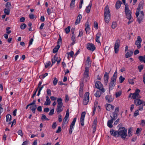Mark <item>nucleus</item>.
Instances as JSON below:
<instances>
[{"instance_id":"obj_1","label":"nucleus","mask_w":145,"mask_h":145,"mask_svg":"<svg viewBox=\"0 0 145 145\" xmlns=\"http://www.w3.org/2000/svg\"><path fill=\"white\" fill-rule=\"evenodd\" d=\"M127 129L124 127H119L118 131L114 129H111L110 131V134L114 137H120L123 139L127 140L126 137L127 136Z\"/></svg>"},{"instance_id":"obj_2","label":"nucleus","mask_w":145,"mask_h":145,"mask_svg":"<svg viewBox=\"0 0 145 145\" xmlns=\"http://www.w3.org/2000/svg\"><path fill=\"white\" fill-rule=\"evenodd\" d=\"M104 16L105 22L107 23H108L110 19V14L108 5L106 6L105 8Z\"/></svg>"},{"instance_id":"obj_3","label":"nucleus","mask_w":145,"mask_h":145,"mask_svg":"<svg viewBox=\"0 0 145 145\" xmlns=\"http://www.w3.org/2000/svg\"><path fill=\"white\" fill-rule=\"evenodd\" d=\"M117 70H116L113 76L111 78V81L109 84V88L110 91V90H112L114 88L115 86V82L116 81V79L117 78Z\"/></svg>"},{"instance_id":"obj_4","label":"nucleus","mask_w":145,"mask_h":145,"mask_svg":"<svg viewBox=\"0 0 145 145\" xmlns=\"http://www.w3.org/2000/svg\"><path fill=\"white\" fill-rule=\"evenodd\" d=\"M124 5H125V12L126 18L130 20L132 18V12L129 10V5L127 4H126L125 3V4Z\"/></svg>"},{"instance_id":"obj_5","label":"nucleus","mask_w":145,"mask_h":145,"mask_svg":"<svg viewBox=\"0 0 145 145\" xmlns=\"http://www.w3.org/2000/svg\"><path fill=\"white\" fill-rule=\"evenodd\" d=\"M140 91V90L138 89H136L134 93H130L129 94V97H131V99L134 100L137 99H137L140 98V97L139 94Z\"/></svg>"},{"instance_id":"obj_6","label":"nucleus","mask_w":145,"mask_h":145,"mask_svg":"<svg viewBox=\"0 0 145 145\" xmlns=\"http://www.w3.org/2000/svg\"><path fill=\"white\" fill-rule=\"evenodd\" d=\"M144 4V2L143 0H142L140 2L135 13L136 17L138 16L140 10L143 8Z\"/></svg>"},{"instance_id":"obj_7","label":"nucleus","mask_w":145,"mask_h":145,"mask_svg":"<svg viewBox=\"0 0 145 145\" xmlns=\"http://www.w3.org/2000/svg\"><path fill=\"white\" fill-rule=\"evenodd\" d=\"M95 86L96 88L99 89L102 92L104 93L105 92V89L103 88V85L100 82L96 81L95 84Z\"/></svg>"},{"instance_id":"obj_8","label":"nucleus","mask_w":145,"mask_h":145,"mask_svg":"<svg viewBox=\"0 0 145 145\" xmlns=\"http://www.w3.org/2000/svg\"><path fill=\"white\" fill-rule=\"evenodd\" d=\"M120 44V40L119 39H117L116 41L114 47V51L116 54L118 52Z\"/></svg>"},{"instance_id":"obj_9","label":"nucleus","mask_w":145,"mask_h":145,"mask_svg":"<svg viewBox=\"0 0 145 145\" xmlns=\"http://www.w3.org/2000/svg\"><path fill=\"white\" fill-rule=\"evenodd\" d=\"M89 93L87 92L84 94V98L83 101V104L85 105H87L89 101Z\"/></svg>"},{"instance_id":"obj_10","label":"nucleus","mask_w":145,"mask_h":145,"mask_svg":"<svg viewBox=\"0 0 145 145\" xmlns=\"http://www.w3.org/2000/svg\"><path fill=\"white\" fill-rule=\"evenodd\" d=\"M137 40L135 41V44L137 46L138 49H139L141 47V43L142 41V39L140 36H138L137 37Z\"/></svg>"},{"instance_id":"obj_11","label":"nucleus","mask_w":145,"mask_h":145,"mask_svg":"<svg viewBox=\"0 0 145 145\" xmlns=\"http://www.w3.org/2000/svg\"><path fill=\"white\" fill-rule=\"evenodd\" d=\"M90 65L89 63L86 65L84 74V78H87L89 76V67Z\"/></svg>"},{"instance_id":"obj_12","label":"nucleus","mask_w":145,"mask_h":145,"mask_svg":"<svg viewBox=\"0 0 145 145\" xmlns=\"http://www.w3.org/2000/svg\"><path fill=\"white\" fill-rule=\"evenodd\" d=\"M87 48L90 51H93L96 49L95 47L94 44L92 43H88Z\"/></svg>"},{"instance_id":"obj_13","label":"nucleus","mask_w":145,"mask_h":145,"mask_svg":"<svg viewBox=\"0 0 145 145\" xmlns=\"http://www.w3.org/2000/svg\"><path fill=\"white\" fill-rule=\"evenodd\" d=\"M85 112H83L81 114V117L80 118V122L82 126H83L84 125V119L85 117Z\"/></svg>"},{"instance_id":"obj_14","label":"nucleus","mask_w":145,"mask_h":145,"mask_svg":"<svg viewBox=\"0 0 145 145\" xmlns=\"http://www.w3.org/2000/svg\"><path fill=\"white\" fill-rule=\"evenodd\" d=\"M76 118H74L73 120V121H72L70 126V128L69 129V133L70 134H71L72 133V129L73 128V127L75 123L76 122Z\"/></svg>"},{"instance_id":"obj_15","label":"nucleus","mask_w":145,"mask_h":145,"mask_svg":"<svg viewBox=\"0 0 145 145\" xmlns=\"http://www.w3.org/2000/svg\"><path fill=\"white\" fill-rule=\"evenodd\" d=\"M106 101L108 103H110L113 101L114 98L110 95H107L105 97Z\"/></svg>"},{"instance_id":"obj_16","label":"nucleus","mask_w":145,"mask_h":145,"mask_svg":"<svg viewBox=\"0 0 145 145\" xmlns=\"http://www.w3.org/2000/svg\"><path fill=\"white\" fill-rule=\"evenodd\" d=\"M97 121V118H96L93 121V123L92 125V127L93 129V133H94L96 131Z\"/></svg>"},{"instance_id":"obj_17","label":"nucleus","mask_w":145,"mask_h":145,"mask_svg":"<svg viewBox=\"0 0 145 145\" xmlns=\"http://www.w3.org/2000/svg\"><path fill=\"white\" fill-rule=\"evenodd\" d=\"M109 78V75L108 73L107 72H105V73L104 76V82L106 85L107 83L108 82V80Z\"/></svg>"},{"instance_id":"obj_18","label":"nucleus","mask_w":145,"mask_h":145,"mask_svg":"<svg viewBox=\"0 0 145 145\" xmlns=\"http://www.w3.org/2000/svg\"><path fill=\"white\" fill-rule=\"evenodd\" d=\"M105 107L107 110L110 111L111 110H113L114 109V106L110 104H107L106 105Z\"/></svg>"},{"instance_id":"obj_19","label":"nucleus","mask_w":145,"mask_h":145,"mask_svg":"<svg viewBox=\"0 0 145 145\" xmlns=\"http://www.w3.org/2000/svg\"><path fill=\"white\" fill-rule=\"evenodd\" d=\"M142 100L138 98L134 100V102L135 104L137 106L139 105L142 104Z\"/></svg>"},{"instance_id":"obj_20","label":"nucleus","mask_w":145,"mask_h":145,"mask_svg":"<svg viewBox=\"0 0 145 145\" xmlns=\"http://www.w3.org/2000/svg\"><path fill=\"white\" fill-rule=\"evenodd\" d=\"M63 105H57L56 109V111L58 114H59L63 110V109L61 108Z\"/></svg>"},{"instance_id":"obj_21","label":"nucleus","mask_w":145,"mask_h":145,"mask_svg":"<svg viewBox=\"0 0 145 145\" xmlns=\"http://www.w3.org/2000/svg\"><path fill=\"white\" fill-rule=\"evenodd\" d=\"M31 110H32L33 112L35 114V112L36 109L37 108V106L36 105H32L30 106V107Z\"/></svg>"},{"instance_id":"obj_22","label":"nucleus","mask_w":145,"mask_h":145,"mask_svg":"<svg viewBox=\"0 0 145 145\" xmlns=\"http://www.w3.org/2000/svg\"><path fill=\"white\" fill-rule=\"evenodd\" d=\"M122 4V3L121 1L119 0L118 1L116 4V8L117 9H119L121 6V4Z\"/></svg>"},{"instance_id":"obj_23","label":"nucleus","mask_w":145,"mask_h":145,"mask_svg":"<svg viewBox=\"0 0 145 145\" xmlns=\"http://www.w3.org/2000/svg\"><path fill=\"white\" fill-rule=\"evenodd\" d=\"M46 100L44 105H49L50 104L51 101L49 97L47 96L46 97Z\"/></svg>"},{"instance_id":"obj_24","label":"nucleus","mask_w":145,"mask_h":145,"mask_svg":"<svg viewBox=\"0 0 145 145\" xmlns=\"http://www.w3.org/2000/svg\"><path fill=\"white\" fill-rule=\"evenodd\" d=\"M113 119L108 120L107 122V126L110 128H112L113 127L112 123L113 122Z\"/></svg>"},{"instance_id":"obj_25","label":"nucleus","mask_w":145,"mask_h":145,"mask_svg":"<svg viewBox=\"0 0 145 145\" xmlns=\"http://www.w3.org/2000/svg\"><path fill=\"white\" fill-rule=\"evenodd\" d=\"M82 18V16L81 14H79L75 22V25H76L80 23V19Z\"/></svg>"},{"instance_id":"obj_26","label":"nucleus","mask_w":145,"mask_h":145,"mask_svg":"<svg viewBox=\"0 0 145 145\" xmlns=\"http://www.w3.org/2000/svg\"><path fill=\"white\" fill-rule=\"evenodd\" d=\"M101 35L100 32H98L96 35L95 40L98 43H100L99 38L101 36Z\"/></svg>"},{"instance_id":"obj_27","label":"nucleus","mask_w":145,"mask_h":145,"mask_svg":"<svg viewBox=\"0 0 145 145\" xmlns=\"http://www.w3.org/2000/svg\"><path fill=\"white\" fill-rule=\"evenodd\" d=\"M91 6L92 3H89V5L86 7V10L87 13H89V12L90 10L91 9Z\"/></svg>"},{"instance_id":"obj_28","label":"nucleus","mask_w":145,"mask_h":145,"mask_svg":"<svg viewBox=\"0 0 145 145\" xmlns=\"http://www.w3.org/2000/svg\"><path fill=\"white\" fill-rule=\"evenodd\" d=\"M133 54V52L132 51H130L129 52H127L125 54L126 58H128L131 57Z\"/></svg>"},{"instance_id":"obj_29","label":"nucleus","mask_w":145,"mask_h":145,"mask_svg":"<svg viewBox=\"0 0 145 145\" xmlns=\"http://www.w3.org/2000/svg\"><path fill=\"white\" fill-rule=\"evenodd\" d=\"M138 59L141 62H143L145 63V55L143 56H139L138 57Z\"/></svg>"},{"instance_id":"obj_30","label":"nucleus","mask_w":145,"mask_h":145,"mask_svg":"<svg viewBox=\"0 0 145 145\" xmlns=\"http://www.w3.org/2000/svg\"><path fill=\"white\" fill-rule=\"evenodd\" d=\"M57 59L58 57L57 56V54H56L54 56V58L52 59V65L54 63Z\"/></svg>"},{"instance_id":"obj_31","label":"nucleus","mask_w":145,"mask_h":145,"mask_svg":"<svg viewBox=\"0 0 145 145\" xmlns=\"http://www.w3.org/2000/svg\"><path fill=\"white\" fill-rule=\"evenodd\" d=\"M101 90H98L97 91L96 93L95 94V95L96 97H99L102 93L101 92Z\"/></svg>"},{"instance_id":"obj_32","label":"nucleus","mask_w":145,"mask_h":145,"mask_svg":"<svg viewBox=\"0 0 145 145\" xmlns=\"http://www.w3.org/2000/svg\"><path fill=\"white\" fill-rule=\"evenodd\" d=\"M85 26L86 27L85 30L86 31V33H87V31L89 30V23L88 22H87L85 24Z\"/></svg>"},{"instance_id":"obj_33","label":"nucleus","mask_w":145,"mask_h":145,"mask_svg":"<svg viewBox=\"0 0 145 145\" xmlns=\"http://www.w3.org/2000/svg\"><path fill=\"white\" fill-rule=\"evenodd\" d=\"M143 17L144 16H142L141 14H140L139 17H138H138H136L137 18V20L139 24L140 23L141 21L142 20Z\"/></svg>"},{"instance_id":"obj_34","label":"nucleus","mask_w":145,"mask_h":145,"mask_svg":"<svg viewBox=\"0 0 145 145\" xmlns=\"http://www.w3.org/2000/svg\"><path fill=\"white\" fill-rule=\"evenodd\" d=\"M80 88L79 90V92L80 93H82L83 91V86H84V84L82 82L80 84Z\"/></svg>"},{"instance_id":"obj_35","label":"nucleus","mask_w":145,"mask_h":145,"mask_svg":"<svg viewBox=\"0 0 145 145\" xmlns=\"http://www.w3.org/2000/svg\"><path fill=\"white\" fill-rule=\"evenodd\" d=\"M62 100L60 98H58L57 99V102L58 103V105H63L62 103Z\"/></svg>"},{"instance_id":"obj_36","label":"nucleus","mask_w":145,"mask_h":145,"mask_svg":"<svg viewBox=\"0 0 145 145\" xmlns=\"http://www.w3.org/2000/svg\"><path fill=\"white\" fill-rule=\"evenodd\" d=\"M6 121H10L11 120V116L10 114L7 115L6 116Z\"/></svg>"},{"instance_id":"obj_37","label":"nucleus","mask_w":145,"mask_h":145,"mask_svg":"<svg viewBox=\"0 0 145 145\" xmlns=\"http://www.w3.org/2000/svg\"><path fill=\"white\" fill-rule=\"evenodd\" d=\"M4 11L5 13L7 15L9 14L10 11V9L5 8L4 9Z\"/></svg>"},{"instance_id":"obj_38","label":"nucleus","mask_w":145,"mask_h":145,"mask_svg":"<svg viewBox=\"0 0 145 145\" xmlns=\"http://www.w3.org/2000/svg\"><path fill=\"white\" fill-rule=\"evenodd\" d=\"M68 118L65 117V118H64L63 121V123L62 124V125L63 127L64 125L67 123L68 122V121H67V122L66 123V121H67V120L68 119Z\"/></svg>"},{"instance_id":"obj_39","label":"nucleus","mask_w":145,"mask_h":145,"mask_svg":"<svg viewBox=\"0 0 145 145\" xmlns=\"http://www.w3.org/2000/svg\"><path fill=\"white\" fill-rule=\"evenodd\" d=\"M132 128L131 127L128 130V135L129 137L131 136L132 135Z\"/></svg>"},{"instance_id":"obj_40","label":"nucleus","mask_w":145,"mask_h":145,"mask_svg":"<svg viewBox=\"0 0 145 145\" xmlns=\"http://www.w3.org/2000/svg\"><path fill=\"white\" fill-rule=\"evenodd\" d=\"M75 0H72L71 2L70 5V8H73L74 7L75 1Z\"/></svg>"},{"instance_id":"obj_41","label":"nucleus","mask_w":145,"mask_h":145,"mask_svg":"<svg viewBox=\"0 0 145 145\" xmlns=\"http://www.w3.org/2000/svg\"><path fill=\"white\" fill-rule=\"evenodd\" d=\"M5 6L6 8L10 9L11 6L10 3V2H8L6 3Z\"/></svg>"},{"instance_id":"obj_42","label":"nucleus","mask_w":145,"mask_h":145,"mask_svg":"<svg viewBox=\"0 0 145 145\" xmlns=\"http://www.w3.org/2000/svg\"><path fill=\"white\" fill-rule=\"evenodd\" d=\"M117 26V24L116 22H113L112 24V27L115 29Z\"/></svg>"},{"instance_id":"obj_43","label":"nucleus","mask_w":145,"mask_h":145,"mask_svg":"<svg viewBox=\"0 0 145 145\" xmlns=\"http://www.w3.org/2000/svg\"><path fill=\"white\" fill-rule=\"evenodd\" d=\"M41 119L42 120H49V119L47 118L46 116L44 115V114H42V116L41 118Z\"/></svg>"},{"instance_id":"obj_44","label":"nucleus","mask_w":145,"mask_h":145,"mask_svg":"<svg viewBox=\"0 0 145 145\" xmlns=\"http://www.w3.org/2000/svg\"><path fill=\"white\" fill-rule=\"evenodd\" d=\"M113 117L112 118L111 116V117H112V119H113V120H115L118 117V114L113 113Z\"/></svg>"},{"instance_id":"obj_45","label":"nucleus","mask_w":145,"mask_h":145,"mask_svg":"<svg viewBox=\"0 0 145 145\" xmlns=\"http://www.w3.org/2000/svg\"><path fill=\"white\" fill-rule=\"evenodd\" d=\"M70 26H69L65 29V30L67 34L68 33L70 32Z\"/></svg>"},{"instance_id":"obj_46","label":"nucleus","mask_w":145,"mask_h":145,"mask_svg":"<svg viewBox=\"0 0 145 145\" xmlns=\"http://www.w3.org/2000/svg\"><path fill=\"white\" fill-rule=\"evenodd\" d=\"M125 78L123 77L122 76H121L119 78L120 82V83H122L124 80Z\"/></svg>"},{"instance_id":"obj_47","label":"nucleus","mask_w":145,"mask_h":145,"mask_svg":"<svg viewBox=\"0 0 145 145\" xmlns=\"http://www.w3.org/2000/svg\"><path fill=\"white\" fill-rule=\"evenodd\" d=\"M138 68L139 69V72H140L143 68V66L142 65H140L139 66H138Z\"/></svg>"},{"instance_id":"obj_48","label":"nucleus","mask_w":145,"mask_h":145,"mask_svg":"<svg viewBox=\"0 0 145 145\" xmlns=\"http://www.w3.org/2000/svg\"><path fill=\"white\" fill-rule=\"evenodd\" d=\"M139 114L138 110H137L135 112L134 116L135 117H136L137 115H139Z\"/></svg>"},{"instance_id":"obj_49","label":"nucleus","mask_w":145,"mask_h":145,"mask_svg":"<svg viewBox=\"0 0 145 145\" xmlns=\"http://www.w3.org/2000/svg\"><path fill=\"white\" fill-rule=\"evenodd\" d=\"M29 17L31 19H34L35 18V15L32 14H29Z\"/></svg>"},{"instance_id":"obj_50","label":"nucleus","mask_w":145,"mask_h":145,"mask_svg":"<svg viewBox=\"0 0 145 145\" xmlns=\"http://www.w3.org/2000/svg\"><path fill=\"white\" fill-rule=\"evenodd\" d=\"M68 55H69L71 57H72L73 56V55L74 54V52L73 51H71L69 53H67Z\"/></svg>"},{"instance_id":"obj_51","label":"nucleus","mask_w":145,"mask_h":145,"mask_svg":"<svg viewBox=\"0 0 145 145\" xmlns=\"http://www.w3.org/2000/svg\"><path fill=\"white\" fill-rule=\"evenodd\" d=\"M58 82V80L55 77L54 78V80L53 81V84L54 85H56Z\"/></svg>"},{"instance_id":"obj_52","label":"nucleus","mask_w":145,"mask_h":145,"mask_svg":"<svg viewBox=\"0 0 145 145\" xmlns=\"http://www.w3.org/2000/svg\"><path fill=\"white\" fill-rule=\"evenodd\" d=\"M54 109L53 108L52 109H51L50 112L49 113V115H52L54 114Z\"/></svg>"},{"instance_id":"obj_53","label":"nucleus","mask_w":145,"mask_h":145,"mask_svg":"<svg viewBox=\"0 0 145 145\" xmlns=\"http://www.w3.org/2000/svg\"><path fill=\"white\" fill-rule=\"evenodd\" d=\"M26 27V25L25 24H22L20 26V28L22 29H24Z\"/></svg>"},{"instance_id":"obj_54","label":"nucleus","mask_w":145,"mask_h":145,"mask_svg":"<svg viewBox=\"0 0 145 145\" xmlns=\"http://www.w3.org/2000/svg\"><path fill=\"white\" fill-rule=\"evenodd\" d=\"M57 126L56 122H54L52 124V128L53 129H55L56 128Z\"/></svg>"},{"instance_id":"obj_55","label":"nucleus","mask_w":145,"mask_h":145,"mask_svg":"<svg viewBox=\"0 0 145 145\" xmlns=\"http://www.w3.org/2000/svg\"><path fill=\"white\" fill-rule=\"evenodd\" d=\"M10 28V27H8L6 28V29L7 31V33L8 34H9L11 32V30H9Z\"/></svg>"},{"instance_id":"obj_56","label":"nucleus","mask_w":145,"mask_h":145,"mask_svg":"<svg viewBox=\"0 0 145 145\" xmlns=\"http://www.w3.org/2000/svg\"><path fill=\"white\" fill-rule=\"evenodd\" d=\"M129 83L131 84H134V82L133 79H129L128 80Z\"/></svg>"},{"instance_id":"obj_57","label":"nucleus","mask_w":145,"mask_h":145,"mask_svg":"<svg viewBox=\"0 0 145 145\" xmlns=\"http://www.w3.org/2000/svg\"><path fill=\"white\" fill-rule=\"evenodd\" d=\"M121 94V91H120L118 92H116V97H119Z\"/></svg>"},{"instance_id":"obj_58","label":"nucleus","mask_w":145,"mask_h":145,"mask_svg":"<svg viewBox=\"0 0 145 145\" xmlns=\"http://www.w3.org/2000/svg\"><path fill=\"white\" fill-rule=\"evenodd\" d=\"M119 111V107H117L115 109V110L114 112L113 113L117 114L118 113Z\"/></svg>"},{"instance_id":"obj_59","label":"nucleus","mask_w":145,"mask_h":145,"mask_svg":"<svg viewBox=\"0 0 145 145\" xmlns=\"http://www.w3.org/2000/svg\"><path fill=\"white\" fill-rule=\"evenodd\" d=\"M47 94L49 96L51 95V90L50 89H48L46 90Z\"/></svg>"},{"instance_id":"obj_60","label":"nucleus","mask_w":145,"mask_h":145,"mask_svg":"<svg viewBox=\"0 0 145 145\" xmlns=\"http://www.w3.org/2000/svg\"><path fill=\"white\" fill-rule=\"evenodd\" d=\"M94 27L95 28H96L97 29L98 27V24L96 22H94Z\"/></svg>"},{"instance_id":"obj_61","label":"nucleus","mask_w":145,"mask_h":145,"mask_svg":"<svg viewBox=\"0 0 145 145\" xmlns=\"http://www.w3.org/2000/svg\"><path fill=\"white\" fill-rule=\"evenodd\" d=\"M62 116L61 114H59L58 116V121L59 122H61L62 121Z\"/></svg>"},{"instance_id":"obj_62","label":"nucleus","mask_w":145,"mask_h":145,"mask_svg":"<svg viewBox=\"0 0 145 145\" xmlns=\"http://www.w3.org/2000/svg\"><path fill=\"white\" fill-rule=\"evenodd\" d=\"M35 102H36V101H35V100H34L33 102L30 103V104H29V105H28V107L29 106H31V105H36L35 104Z\"/></svg>"},{"instance_id":"obj_63","label":"nucleus","mask_w":145,"mask_h":145,"mask_svg":"<svg viewBox=\"0 0 145 145\" xmlns=\"http://www.w3.org/2000/svg\"><path fill=\"white\" fill-rule=\"evenodd\" d=\"M33 41V38H31L30 39V40H29V46L32 44Z\"/></svg>"},{"instance_id":"obj_64","label":"nucleus","mask_w":145,"mask_h":145,"mask_svg":"<svg viewBox=\"0 0 145 145\" xmlns=\"http://www.w3.org/2000/svg\"><path fill=\"white\" fill-rule=\"evenodd\" d=\"M51 64V62L50 61H48V63L46 64L45 67L46 68H47Z\"/></svg>"}]
</instances>
